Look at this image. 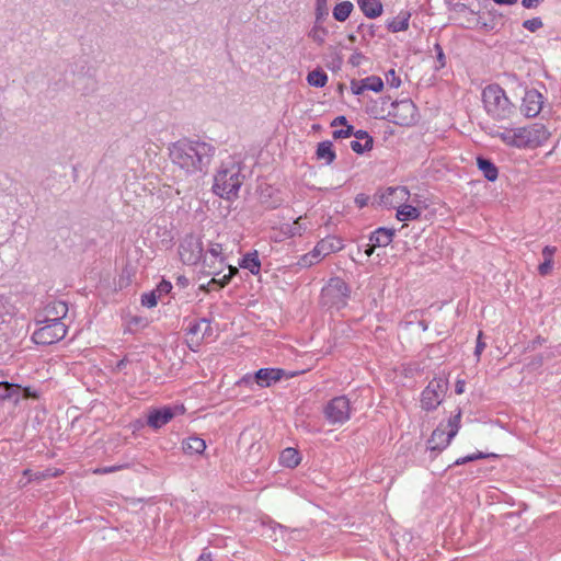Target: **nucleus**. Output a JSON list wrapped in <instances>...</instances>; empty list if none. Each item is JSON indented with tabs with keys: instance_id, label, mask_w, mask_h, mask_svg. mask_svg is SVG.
<instances>
[{
	"instance_id": "obj_33",
	"label": "nucleus",
	"mask_w": 561,
	"mask_h": 561,
	"mask_svg": "<svg viewBox=\"0 0 561 561\" xmlns=\"http://www.w3.org/2000/svg\"><path fill=\"white\" fill-rule=\"evenodd\" d=\"M489 457L496 458L497 455H495V454H485V453H482V451H478V453H474V454H471V455H468V456H465V457L456 459L453 465H449L448 468H450L453 466H461V465H465V463H468V462H471V461H476V460L484 459V458H489Z\"/></svg>"
},
{
	"instance_id": "obj_19",
	"label": "nucleus",
	"mask_w": 561,
	"mask_h": 561,
	"mask_svg": "<svg viewBox=\"0 0 561 561\" xmlns=\"http://www.w3.org/2000/svg\"><path fill=\"white\" fill-rule=\"evenodd\" d=\"M477 165L488 181L494 182L497 179L499 169L491 159L478 156Z\"/></svg>"
},
{
	"instance_id": "obj_47",
	"label": "nucleus",
	"mask_w": 561,
	"mask_h": 561,
	"mask_svg": "<svg viewBox=\"0 0 561 561\" xmlns=\"http://www.w3.org/2000/svg\"><path fill=\"white\" fill-rule=\"evenodd\" d=\"M231 280V275H224L221 278H217L216 276H214L209 283H208V286L210 285H217L218 288H224L225 286H227Z\"/></svg>"
},
{
	"instance_id": "obj_61",
	"label": "nucleus",
	"mask_w": 561,
	"mask_h": 561,
	"mask_svg": "<svg viewBox=\"0 0 561 561\" xmlns=\"http://www.w3.org/2000/svg\"><path fill=\"white\" fill-rule=\"evenodd\" d=\"M465 380H457L455 385V392L461 394L465 391Z\"/></svg>"
},
{
	"instance_id": "obj_55",
	"label": "nucleus",
	"mask_w": 561,
	"mask_h": 561,
	"mask_svg": "<svg viewBox=\"0 0 561 561\" xmlns=\"http://www.w3.org/2000/svg\"><path fill=\"white\" fill-rule=\"evenodd\" d=\"M542 363H543V357L542 355H536L529 363H528V367L530 369H537L539 367L542 366Z\"/></svg>"
},
{
	"instance_id": "obj_34",
	"label": "nucleus",
	"mask_w": 561,
	"mask_h": 561,
	"mask_svg": "<svg viewBox=\"0 0 561 561\" xmlns=\"http://www.w3.org/2000/svg\"><path fill=\"white\" fill-rule=\"evenodd\" d=\"M206 254L218 260L219 268H224L226 266V257L222 254V245L220 243H210Z\"/></svg>"
},
{
	"instance_id": "obj_46",
	"label": "nucleus",
	"mask_w": 561,
	"mask_h": 561,
	"mask_svg": "<svg viewBox=\"0 0 561 561\" xmlns=\"http://www.w3.org/2000/svg\"><path fill=\"white\" fill-rule=\"evenodd\" d=\"M147 324L148 320L140 316H133L128 321L129 330H131V327L145 328Z\"/></svg>"
},
{
	"instance_id": "obj_27",
	"label": "nucleus",
	"mask_w": 561,
	"mask_h": 561,
	"mask_svg": "<svg viewBox=\"0 0 561 561\" xmlns=\"http://www.w3.org/2000/svg\"><path fill=\"white\" fill-rule=\"evenodd\" d=\"M353 9L354 5L351 1H342L333 8V18L339 22H344L350 18Z\"/></svg>"
},
{
	"instance_id": "obj_41",
	"label": "nucleus",
	"mask_w": 561,
	"mask_h": 561,
	"mask_svg": "<svg viewBox=\"0 0 561 561\" xmlns=\"http://www.w3.org/2000/svg\"><path fill=\"white\" fill-rule=\"evenodd\" d=\"M158 295L154 290L141 295V305L147 308L156 307L158 304Z\"/></svg>"
},
{
	"instance_id": "obj_20",
	"label": "nucleus",
	"mask_w": 561,
	"mask_h": 561,
	"mask_svg": "<svg viewBox=\"0 0 561 561\" xmlns=\"http://www.w3.org/2000/svg\"><path fill=\"white\" fill-rule=\"evenodd\" d=\"M357 4L364 15L368 19H376L382 13V3L380 0H357Z\"/></svg>"
},
{
	"instance_id": "obj_5",
	"label": "nucleus",
	"mask_w": 561,
	"mask_h": 561,
	"mask_svg": "<svg viewBox=\"0 0 561 561\" xmlns=\"http://www.w3.org/2000/svg\"><path fill=\"white\" fill-rule=\"evenodd\" d=\"M42 316L36 319L37 323L44 325L35 330L32 334V341L38 345H51L62 340L67 334V327L64 322H49L41 320Z\"/></svg>"
},
{
	"instance_id": "obj_54",
	"label": "nucleus",
	"mask_w": 561,
	"mask_h": 561,
	"mask_svg": "<svg viewBox=\"0 0 561 561\" xmlns=\"http://www.w3.org/2000/svg\"><path fill=\"white\" fill-rule=\"evenodd\" d=\"M352 136H354L357 140H365V142H368L369 138H373L366 130L363 129H354Z\"/></svg>"
},
{
	"instance_id": "obj_37",
	"label": "nucleus",
	"mask_w": 561,
	"mask_h": 561,
	"mask_svg": "<svg viewBox=\"0 0 561 561\" xmlns=\"http://www.w3.org/2000/svg\"><path fill=\"white\" fill-rule=\"evenodd\" d=\"M363 83L366 87V90H370L374 92H380L383 89V81L380 77L369 76L363 79Z\"/></svg>"
},
{
	"instance_id": "obj_38",
	"label": "nucleus",
	"mask_w": 561,
	"mask_h": 561,
	"mask_svg": "<svg viewBox=\"0 0 561 561\" xmlns=\"http://www.w3.org/2000/svg\"><path fill=\"white\" fill-rule=\"evenodd\" d=\"M351 149L356 152L357 154H363L367 151H370L374 147V139L369 138L368 142L362 144V140H352L350 142Z\"/></svg>"
},
{
	"instance_id": "obj_52",
	"label": "nucleus",
	"mask_w": 561,
	"mask_h": 561,
	"mask_svg": "<svg viewBox=\"0 0 561 561\" xmlns=\"http://www.w3.org/2000/svg\"><path fill=\"white\" fill-rule=\"evenodd\" d=\"M552 264H553V261H543L541 264H539L538 266V272L541 276H546L548 275L551 270H552Z\"/></svg>"
},
{
	"instance_id": "obj_7",
	"label": "nucleus",
	"mask_w": 561,
	"mask_h": 561,
	"mask_svg": "<svg viewBox=\"0 0 561 561\" xmlns=\"http://www.w3.org/2000/svg\"><path fill=\"white\" fill-rule=\"evenodd\" d=\"M448 389V380L434 378L421 393V408L427 412L436 410L444 400Z\"/></svg>"
},
{
	"instance_id": "obj_8",
	"label": "nucleus",
	"mask_w": 561,
	"mask_h": 561,
	"mask_svg": "<svg viewBox=\"0 0 561 561\" xmlns=\"http://www.w3.org/2000/svg\"><path fill=\"white\" fill-rule=\"evenodd\" d=\"M325 420L332 425H342L351 417V402L347 397L331 399L323 409Z\"/></svg>"
},
{
	"instance_id": "obj_15",
	"label": "nucleus",
	"mask_w": 561,
	"mask_h": 561,
	"mask_svg": "<svg viewBox=\"0 0 561 561\" xmlns=\"http://www.w3.org/2000/svg\"><path fill=\"white\" fill-rule=\"evenodd\" d=\"M67 313L68 305L65 301L55 300L45 307L44 314L41 320H47L49 322H62L61 319H64Z\"/></svg>"
},
{
	"instance_id": "obj_31",
	"label": "nucleus",
	"mask_w": 561,
	"mask_h": 561,
	"mask_svg": "<svg viewBox=\"0 0 561 561\" xmlns=\"http://www.w3.org/2000/svg\"><path fill=\"white\" fill-rule=\"evenodd\" d=\"M529 138L526 135V127L513 128L512 147L528 148Z\"/></svg>"
},
{
	"instance_id": "obj_56",
	"label": "nucleus",
	"mask_w": 561,
	"mask_h": 561,
	"mask_svg": "<svg viewBox=\"0 0 561 561\" xmlns=\"http://www.w3.org/2000/svg\"><path fill=\"white\" fill-rule=\"evenodd\" d=\"M368 201H369V196L365 195V194H357L356 197H355V204L359 207V208H363L365 207L367 204H368Z\"/></svg>"
},
{
	"instance_id": "obj_21",
	"label": "nucleus",
	"mask_w": 561,
	"mask_h": 561,
	"mask_svg": "<svg viewBox=\"0 0 561 561\" xmlns=\"http://www.w3.org/2000/svg\"><path fill=\"white\" fill-rule=\"evenodd\" d=\"M410 18H411V12L402 10L396 18L388 21L387 28L391 33L407 31L409 28Z\"/></svg>"
},
{
	"instance_id": "obj_26",
	"label": "nucleus",
	"mask_w": 561,
	"mask_h": 561,
	"mask_svg": "<svg viewBox=\"0 0 561 561\" xmlns=\"http://www.w3.org/2000/svg\"><path fill=\"white\" fill-rule=\"evenodd\" d=\"M21 390H22V388L18 383L0 381V401H3L5 399H11L13 396L19 397V393ZM23 391H27L28 396H33L30 392L28 388L23 389Z\"/></svg>"
},
{
	"instance_id": "obj_44",
	"label": "nucleus",
	"mask_w": 561,
	"mask_h": 561,
	"mask_svg": "<svg viewBox=\"0 0 561 561\" xmlns=\"http://www.w3.org/2000/svg\"><path fill=\"white\" fill-rule=\"evenodd\" d=\"M353 133L354 126L347 125L345 128L334 130L332 135L334 139H343L351 137Z\"/></svg>"
},
{
	"instance_id": "obj_36",
	"label": "nucleus",
	"mask_w": 561,
	"mask_h": 561,
	"mask_svg": "<svg viewBox=\"0 0 561 561\" xmlns=\"http://www.w3.org/2000/svg\"><path fill=\"white\" fill-rule=\"evenodd\" d=\"M327 34L328 30L323 27L320 23L317 24V22H314L313 27L309 32V37H311L318 45H322L324 43Z\"/></svg>"
},
{
	"instance_id": "obj_1",
	"label": "nucleus",
	"mask_w": 561,
	"mask_h": 561,
	"mask_svg": "<svg viewBox=\"0 0 561 561\" xmlns=\"http://www.w3.org/2000/svg\"><path fill=\"white\" fill-rule=\"evenodd\" d=\"M217 147L199 138L183 137L169 146L171 161L187 175L206 174Z\"/></svg>"
},
{
	"instance_id": "obj_25",
	"label": "nucleus",
	"mask_w": 561,
	"mask_h": 561,
	"mask_svg": "<svg viewBox=\"0 0 561 561\" xmlns=\"http://www.w3.org/2000/svg\"><path fill=\"white\" fill-rule=\"evenodd\" d=\"M300 461L301 457L299 451L291 447L285 448L279 456L280 465L286 468H296Z\"/></svg>"
},
{
	"instance_id": "obj_11",
	"label": "nucleus",
	"mask_w": 561,
	"mask_h": 561,
	"mask_svg": "<svg viewBox=\"0 0 561 561\" xmlns=\"http://www.w3.org/2000/svg\"><path fill=\"white\" fill-rule=\"evenodd\" d=\"M184 408L164 405L149 411L147 416V425L152 430H159L168 424L178 413H183Z\"/></svg>"
},
{
	"instance_id": "obj_63",
	"label": "nucleus",
	"mask_w": 561,
	"mask_h": 561,
	"mask_svg": "<svg viewBox=\"0 0 561 561\" xmlns=\"http://www.w3.org/2000/svg\"><path fill=\"white\" fill-rule=\"evenodd\" d=\"M121 467H117V466H113V467H104V468H101V469H98L95 472H100V473H111V472H114L116 470H118Z\"/></svg>"
},
{
	"instance_id": "obj_28",
	"label": "nucleus",
	"mask_w": 561,
	"mask_h": 561,
	"mask_svg": "<svg viewBox=\"0 0 561 561\" xmlns=\"http://www.w3.org/2000/svg\"><path fill=\"white\" fill-rule=\"evenodd\" d=\"M421 216V210L417 207L405 204L398 208L396 217L400 221L414 220Z\"/></svg>"
},
{
	"instance_id": "obj_45",
	"label": "nucleus",
	"mask_w": 561,
	"mask_h": 561,
	"mask_svg": "<svg viewBox=\"0 0 561 561\" xmlns=\"http://www.w3.org/2000/svg\"><path fill=\"white\" fill-rule=\"evenodd\" d=\"M172 284L169 280L162 279L157 288L154 289L156 294L159 296L170 294L172 290Z\"/></svg>"
},
{
	"instance_id": "obj_49",
	"label": "nucleus",
	"mask_w": 561,
	"mask_h": 561,
	"mask_svg": "<svg viewBox=\"0 0 561 561\" xmlns=\"http://www.w3.org/2000/svg\"><path fill=\"white\" fill-rule=\"evenodd\" d=\"M434 50L436 53V59H437V61L439 64V68L445 67V65H446V57H445V54H444V50H443L442 46L438 43H436L434 45Z\"/></svg>"
},
{
	"instance_id": "obj_58",
	"label": "nucleus",
	"mask_w": 561,
	"mask_h": 561,
	"mask_svg": "<svg viewBox=\"0 0 561 561\" xmlns=\"http://www.w3.org/2000/svg\"><path fill=\"white\" fill-rule=\"evenodd\" d=\"M348 124L347 119L345 116L343 115H340V116H336L332 122H331V126L332 127H337V126H344L346 127Z\"/></svg>"
},
{
	"instance_id": "obj_23",
	"label": "nucleus",
	"mask_w": 561,
	"mask_h": 561,
	"mask_svg": "<svg viewBox=\"0 0 561 561\" xmlns=\"http://www.w3.org/2000/svg\"><path fill=\"white\" fill-rule=\"evenodd\" d=\"M316 157L318 160H324L325 164H331L336 158L332 141L324 140L319 142L316 150Z\"/></svg>"
},
{
	"instance_id": "obj_39",
	"label": "nucleus",
	"mask_w": 561,
	"mask_h": 561,
	"mask_svg": "<svg viewBox=\"0 0 561 561\" xmlns=\"http://www.w3.org/2000/svg\"><path fill=\"white\" fill-rule=\"evenodd\" d=\"M329 14L328 1L327 0H316V22L321 23Z\"/></svg>"
},
{
	"instance_id": "obj_62",
	"label": "nucleus",
	"mask_w": 561,
	"mask_h": 561,
	"mask_svg": "<svg viewBox=\"0 0 561 561\" xmlns=\"http://www.w3.org/2000/svg\"><path fill=\"white\" fill-rule=\"evenodd\" d=\"M543 341H545L543 339H541L540 336H537L535 340H533L530 342V344L528 345L527 348L535 350L537 347V345H541Z\"/></svg>"
},
{
	"instance_id": "obj_42",
	"label": "nucleus",
	"mask_w": 561,
	"mask_h": 561,
	"mask_svg": "<svg viewBox=\"0 0 561 561\" xmlns=\"http://www.w3.org/2000/svg\"><path fill=\"white\" fill-rule=\"evenodd\" d=\"M543 26L542 20L540 18H533L529 20H525L523 22V27L528 30L529 32H536Z\"/></svg>"
},
{
	"instance_id": "obj_2",
	"label": "nucleus",
	"mask_w": 561,
	"mask_h": 561,
	"mask_svg": "<svg viewBox=\"0 0 561 561\" xmlns=\"http://www.w3.org/2000/svg\"><path fill=\"white\" fill-rule=\"evenodd\" d=\"M482 102L486 113L496 121L510 119L515 113V105L499 84H489L483 89Z\"/></svg>"
},
{
	"instance_id": "obj_30",
	"label": "nucleus",
	"mask_w": 561,
	"mask_h": 561,
	"mask_svg": "<svg viewBox=\"0 0 561 561\" xmlns=\"http://www.w3.org/2000/svg\"><path fill=\"white\" fill-rule=\"evenodd\" d=\"M203 273L206 275L218 276L224 268H219L218 260L213 259L207 254H203Z\"/></svg>"
},
{
	"instance_id": "obj_64",
	"label": "nucleus",
	"mask_w": 561,
	"mask_h": 561,
	"mask_svg": "<svg viewBox=\"0 0 561 561\" xmlns=\"http://www.w3.org/2000/svg\"><path fill=\"white\" fill-rule=\"evenodd\" d=\"M197 561H211L210 552L203 551V553L198 557Z\"/></svg>"
},
{
	"instance_id": "obj_43",
	"label": "nucleus",
	"mask_w": 561,
	"mask_h": 561,
	"mask_svg": "<svg viewBox=\"0 0 561 561\" xmlns=\"http://www.w3.org/2000/svg\"><path fill=\"white\" fill-rule=\"evenodd\" d=\"M386 80H387V83L391 87V88H399L400 84H401V79L400 77L397 75L396 70L394 69H390L386 72Z\"/></svg>"
},
{
	"instance_id": "obj_3",
	"label": "nucleus",
	"mask_w": 561,
	"mask_h": 561,
	"mask_svg": "<svg viewBox=\"0 0 561 561\" xmlns=\"http://www.w3.org/2000/svg\"><path fill=\"white\" fill-rule=\"evenodd\" d=\"M243 179L239 164L222 165L214 176L213 192L221 198L231 201L238 196Z\"/></svg>"
},
{
	"instance_id": "obj_14",
	"label": "nucleus",
	"mask_w": 561,
	"mask_h": 561,
	"mask_svg": "<svg viewBox=\"0 0 561 561\" xmlns=\"http://www.w3.org/2000/svg\"><path fill=\"white\" fill-rule=\"evenodd\" d=\"M526 135L529 138L528 148H537L542 146L551 136L550 131L543 124L535 123L526 127Z\"/></svg>"
},
{
	"instance_id": "obj_50",
	"label": "nucleus",
	"mask_w": 561,
	"mask_h": 561,
	"mask_svg": "<svg viewBox=\"0 0 561 561\" xmlns=\"http://www.w3.org/2000/svg\"><path fill=\"white\" fill-rule=\"evenodd\" d=\"M512 133L513 129H505L504 131L496 130L497 137L508 146H512Z\"/></svg>"
},
{
	"instance_id": "obj_16",
	"label": "nucleus",
	"mask_w": 561,
	"mask_h": 561,
	"mask_svg": "<svg viewBox=\"0 0 561 561\" xmlns=\"http://www.w3.org/2000/svg\"><path fill=\"white\" fill-rule=\"evenodd\" d=\"M451 439L449 438V432L446 433L442 425H439L433 431L427 445L432 451H442L450 444Z\"/></svg>"
},
{
	"instance_id": "obj_32",
	"label": "nucleus",
	"mask_w": 561,
	"mask_h": 561,
	"mask_svg": "<svg viewBox=\"0 0 561 561\" xmlns=\"http://www.w3.org/2000/svg\"><path fill=\"white\" fill-rule=\"evenodd\" d=\"M321 257L323 256L321 255L320 252H317V247H314V249L311 252L306 253L299 257L297 265L304 268L310 267L313 264L318 263Z\"/></svg>"
},
{
	"instance_id": "obj_12",
	"label": "nucleus",
	"mask_w": 561,
	"mask_h": 561,
	"mask_svg": "<svg viewBox=\"0 0 561 561\" xmlns=\"http://www.w3.org/2000/svg\"><path fill=\"white\" fill-rule=\"evenodd\" d=\"M284 375L285 370L282 368H261L256 370L253 376H244L242 381L248 383L254 380L261 388H267L279 381Z\"/></svg>"
},
{
	"instance_id": "obj_48",
	"label": "nucleus",
	"mask_w": 561,
	"mask_h": 561,
	"mask_svg": "<svg viewBox=\"0 0 561 561\" xmlns=\"http://www.w3.org/2000/svg\"><path fill=\"white\" fill-rule=\"evenodd\" d=\"M351 90L353 92V94L355 95H359L362 94L364 91H366V87L365 84L363 83V79L362 80H356V79H353L351 81Z\"/></svg>"
},
{
	"instance_id": "obj_22",
	"label": "nucleus",
	"mask_w": 561,
	"mask_h": 561,
	"mask_svg": "<svg viewBox=\"0 0 561 561\" xmlns=\"http://www.w3.org/2000/svg\"><path fill=\"white\" fill-rule=\"evenodd\" d=\"M241 268L249 270L251 274L257 275L261 271V261L257 251L249 252L239 262Z\"/></svg>"
},
{
	"instance_id": "obj_17",
	"label": "nucleus",
	"mask_w": 561,
	"mask_h": 561,
	"mask_svg": "<svg viewBox=\"0 0 561 561\" xmlns=\"http://www.w3.org/2000/svg\"><path fill=\"white\" fill-rule=\"evenodd\" d=\"M394 234L396 229L379 227L369 234V241L373 247L385 248L392 242Z\"/></svg>"
},
{
	"instance_id": "obj_9",
	"label": "nucleus",
	"mask_w": 561,
	"mask_h": 561,
	"mask_svg": "<svg viewBox=\"0 0 561 561\" xmlns=\"http://www.w3.org/2000/svg\"><path fill=\"white\" fill-rule=\"evenodd\" d=\"M203 243L193 236H186L179 245V255L181 261L186 265H196L203 257Z\"/></svg>"
},
{
	"instance_id": "obj_51",
	"label": "nucleus",
	"mask_w": 561,
	"mask_h": 561,
	"mask_svg": "<svg viewBox=\"0 0 561 561\" xmlns=\"http://www.w3.org/2000/svg\"><path fill=\"white\" fill-rule=\"evenodd\" d=\"M482 331H479L478 337H477V344L474 348V355L479 358L482 354L483 350L485 348V343L482 341Z\"/></svg>"
},
{
	"instance_id": "obj_6",
	"label": "nucleus",
	"mask_w": 561,
	"mask_h": 561,
	"mask_svg": "<svg viewBox=\"0 0 561 561\" xmlns=\"http://www.w3.org/2000/svg\"><path fill=\"white\" fill-rule=\"evenodd\" d=\"M392 110L388 112V119L399 126H412L419 121L417 107L410 100L394 101Z\"/></svg>"
},
{
	"instance_id": "obj_18",
	"label": "nucleus",
	"mask_w": 561,
	"mask_h": 561,
	"mask_svg": "<svg viewBox=\"0 0 561 561\" xmlns=\"http://www.w3.org/2000/svg\"><path fill=\"white\" fill-rule=\"evenodd\" d=\"M317 252H320L324 257L331 253L337 252L343 249V240L341 238L330 236L317 243Z\"/></svg>"
},
{
	"instance_id": "obj_35",
	"label": "nucleus",
	"mask_w": 561,
	"mask_h": 561,
	"mask_svg": "<svg viewBox=\"0 0 561 561\" xmlns=\"http://www.w3.org/2000/svg\"><path fill=\"white\" fill-rule=\"evenodd\" d=\"M462 411L460 408H457V411L454 415H451L448 420L447 426L449 427V438H454L459 428H460V421H461Z\"/></svg>"
},
{
	"instance_id": "obj_13",
	"label": "nucleus",
	"mask_w": 561,
	"mask_h": 561,
	"mask_svg": "<svg viewBox=\"0 0 561 561\" xmlns=\"http://www.w3.org/2000/svg\"><path fill=\"white\" fill-rule=\"evenodd\" d=\"M542 95L536 89H530L525 92L523 104L520 106L522 113L526 117L537 116L542 108Z\"/></svg>"
},
{
	"instance_id": "obj_29",
	"label": "nucleus",
	"mask_w": 561,
	"mask_h": 561,
	"mask_svg": "<svg viewBox=\"0 0 561 561\" xmlns=\"http://www.w3.org/2000/svg\"><path fill=\"white\" fill-rule=\"evenodd\" d=\"M307 82L311 87L323 88L328 82V75L321 68H317L308 73Z\"/></svg>"
},
{
	"instance_id": "obj_10",
	"label": "nucleus",
	"mask_w": 561,
	"mask_h": 561,
	"mask_svg": "<svg viewBox=\"0 0 561 561\" xmlns=\"http://www.w3.org/2000/svg\"><path fill=\"white\" fill-rule=\"evenodd\" d=\"M185 331L186 335L190 336L187 345L192 351H195V347H198L206 336L211 335L213 328L210 325V320L202 318L199 320L191 321Z\"/></svg>"
},
{
	"instance_id": "obj_24",
	"label": "nucleus",
	"mask_w": 561,
	"mask_h": 561,
	"mask_svg": "<svg viewBox=\"0 0 561 561\" xmlns=\"http://www.w3.org/2000/svg\"><path fill=\"white\" fill-rule=\"evenodd\" d=\"M182 449L187 455H201L206 449V443L197 436H191L182 443Z\"/></svg>"
},
{
	"instance_id": "obj_60",
	"label": "nucleus",
	"mask_w": 561,
	"mask_h": 561,
	"mask_svg": "<svg viewBox=\"0 0 561 561\" xmlns=\"http://www.w3.org/2000/svg\"><path fill=\"white\" fill-rule=\"evenodd\" d=\"M175 284H176V286H179L181 288H186L190 284V280L186 276L180 275L176 277Z\"/></svg>"
},
{
	"instance_id": "obj_57",
	"label": "nucleus",
	"mask_w": 561,
	"mask_h": 561,
	"mask_svg": "<svg viewBox=\"0 0 561 561\" xmlns=\"http://www.w3.org/2000/svg\"><path fill=\"white\" fill-rule=\"evenodd\" d=\"M545 0H522V5L525 9H536Z\"/></svg>"
},
{
	"instance_id": "obj_4",
	"label": "nucleus",
	"mask_w": 561,
	"mask_h": 561,
	"mask_svg": "<svg viewBox=\"0 0 561 561\" xmlns=\"http://www.w3.org/2000/svg\"><path fill=\"white\" fill-rule=\"evenodd\" d=\"M350 294V286L341 277H332L321 290L320 302L324 307L339 310L347 305Z\"/></svg>"
},
{
	"instance_id": "obj_53",
	"label": "nucleus",
	"mask_w": 561,
	"mask_h": 561,
	"mask_svg": "<svg viewBox=\"0 0 561 561\" xmlns=\"http://www.w3.org/2000/svg\"><path fill=\"white\" fill-rule=\"evenodd\" d=\"M556 251H557L556 247L546 245L542 249V256L545 259L543 261H553V255H554Z\"/></svg>"
},
{
	"instance_id": "obj_59",
	"label": "nucleus",
	"mask_w": 561,
	"mask_h": 561,
	"mask_svg": "<svg viewBox=\"0 0 561 561\" xmlns=\"http://www.w3.org/2000/svg\"><path fill=\"white\" fill-rule=\"evenodd\" d=\"M363 54L362 53H354L351 57H350V64L354 67H357L359 66L360 64V60L363 59Z\"/></svg>"
},
{
	"instance_id": "obj_40",
	"label": "nucleus",
	"mask_w": 561,
	"mask_h": 561,
	"mask_svg": "<svg viewBox=\"0 0 561 561\" xmlns=\"http://www.w3.org/2000/svg\"><path fill=\"white\" fill-rule=\"evenodd\" d=\"M308 229L305 218L298 217L293 225L289 227V233L291 237L301 236Z\"/></svg>"
}]
</instances>
